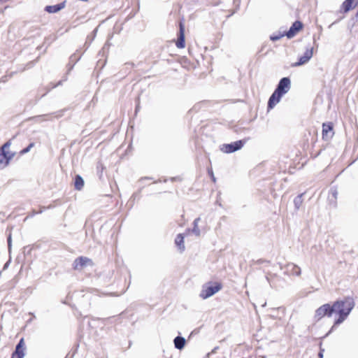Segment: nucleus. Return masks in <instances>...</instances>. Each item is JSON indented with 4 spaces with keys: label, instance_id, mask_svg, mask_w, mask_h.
Returning a JSON list of instances; mask_svg holds the SVG:
<instances>
[{
    "label": "nucleus",
    "instance_id": "1",
    "mask_svg": "<svg viewBox=\"0 0 358 358\" xmlns=\"http://www.w3.org/2000/svg\"><path fill=\"white\" fill-rule=\"evenodd\" d=\"M334 313L338 315V317L334 322V326L343 322L355 307V301L352 297H345L343 299L337 300L333 303Z\"/></svg>",
    "mask_w": 358,
    "mask_h": 358
},
{
    "label": "nucleus",
    "instance_id": "2",
    "mask_svg": "<svg viewBox=\"0 0 358 358\" xmlns=\"http://www.w3.org/2000/svg\"><path fill=\"white\" fill-rule=\"evenodd\" d=\"M222 288V285L220 282L212 281L208 282L202 286L199 296L203 299H206L213 296L217 292L221 290Z\"/></svg>",
    "mask_w": 358,
    "mask_h": 358
},
{
    "label": "nucleus",
    "instance_id": "3",
    "mask_svg": "<svg viewBox=\"0 0 358 358\" xmlns=\"http://www.w3.org/2000/svg\"><path fill=\"white\" fill-rule=\"evenodd\" d=\"M249 139L250 138H245L242 140L236 141L231 143H224L221 145L220 150L224 153H233L241 150Z\"/></svg>",
    "mask_w": 358,
    "mask_h": 358
},
{
    "label": "nucleus",
    "instance_id": "4",
    "mask_svg": "<svg viewBox=\"0 0 358 358\" xmlns=\"http://www.w3.org/2000/svg\"><path fill=\"white\" fill-rule=\"evenodd\" d=\"M334 313V306L330 303H325L320 307H319L315 313V320L317 322L320 320L324 317L327 316L328 317H331L333 313Z\"/></svg>",
    "mask_w": 358,
    "mask_h": 358
},
{
    "label": "nucleus",
    "instance_id": "5",
    "mask_svg": "<svg viewBox=\"0 0 358 358\" xmlns=\"http://www.w3.org/2000/svg\"><path fill=\"white\" fill-rule=\"evenodd\" d=\"M290 88H291V80H290L289 78L284 77L280 80L274 92H275L278 94H279L281 96H283L289 92Z\"/></svg>",
    "mask_w": 358,
    "mask_h": 358
},
{
    "label": "nucleus",
    "instance_id": "6",
    "mask_svg": "<svg viewBox=\"0 0 358 358\" xmlns=\"http://www.w3.org/2000/svg\"><path fill=\"white\" fill-rule=\"evenodd\" d=\"M280 268L286 275L299 276L301 273V268L293 263H288L285 266L280 264Z\"/></svg>",
    "mask_w": 358,
    "mask_h": 358
},
{
    "label": "nucleus",
    "instance_id": "7",
    "mask_svg": "<svg viewBox=\"0 0 358 358\" xmlns=\"http://www.w3.org/2000/svg\"><path fill=\"white\" fill-rule=\"evenodd\" d=\"M92 266L93 262L91 259L86 257H79L76 258L73 263L74 270L80 271L87 266Z\"/></svg>",
    "mask_w": 358,
    "mask_h": 358
},
{
    "label": "nucleus",
    "instance_id": "8",
    "mask_svg": "<svg viewBox=\"0 0 358 358\" xmlns=\"http://www.w3.org/2000/svg\"><path fill=\"white\" fill-rule=\"evenodd\" d=\"M313 48L310 47L306 49L305 52L299 59V61L292 64V66H299L307 63L313 57Z\"/></svg>",
    "mask_w": 358,
    "mask_h": 358
},
{
    "label": "nucleus",
    "instance_id": "9",
    "mask_svg": "<svg viewBox=\"0 0 358 358\" xmlns=\"http://www.w3.org/2000/svg\"><path fill=\"white\" fill-rule=\"evenodd\" d=\"M303 28V24L300 21H295L292 26L290 27L289 29L287 31L285 32V36L288 38H293L296 34L299 31Z\"/></svg>",
    "mask_w": 358,
    "mask_h": 358
},
{
    "label": "nucleus",
    "instance_id": "10",
    "mask_svg": "<svg viewBox=\"0 0 358 358\" xmlns=\"http://www.w3.org/2000/svg\"><path fill=\"white\" fill-rule=\"evenodd\" d=\"M176 45L178 48H183L185 45V26L182 22H180L179 24V33Z\"/></svg>",
    "mask_w": 358,
    "mask_h": 358
},
{
    "label": "nucleus",
    "instance_id": "11",
    "mask_svg": "<svg viewBox=\"0 0 358 358\" xmlns=\"http://www.w3.org/2000/svg\"><path fill=\"white\" fill-rule=\"evenodd\" d=\"M24 339L21 338L17 345L15 346V350L12 354L11 358H23L24 356Z\"/></svg>",
    "mask_w": 358,
    "mask_h": 358
},
{
    "label": "nucleus",
    "instance_id": "12",
    "mask_svg": "<svg viewBox=\"0 0 358 358\" xmlns=\"http://www.w3.org/2000/svg\"><path fill=\"white\" fill-rule=\"evenodd\" d=\"M13 156L14 154H9L8 152L0 150V169L5 168Z\"/></svg>",
    "mask_w": 358,
    "mask_h": 358
},
{
    "label": "nucleus",
    "instance_id": "13",
    "mask_svg": "<svg viewBox=\"0 0 358 358\" xmlns=\"http://www.w3.org/2000/svg\"><path fill=\"white\" fill-rule=\"evenodd\" d=\"M282 97V96L279 94H278L275 92H273L268 101V109H272L278 103L280 102Z\"/></svg>",
    "mask_w": 358,
    "mask_h": 358
},
{
    "label": "nucleus",
    "instance_id": "14",
    "mask_svg": "<svg viewBox=\"0 0 358 358\" xmlns=\"http://www.w3.org/2000/svg\"><path fill=\"white\" fill-rule=\"evenodd\" d=\"M65 7V1L53 6H46L45 10L49 13H55L61 10Z\"/></svg>",
    "mask_w": 358,
    "mask_h": 358
},
{
    "label": "nucleus",
    "instance_id": "15",
    "mask_svg": "<svg viewBox=\"0 0 358 358\" xmlns=\"http://www.w3.org/2000/svg\"><path fill=\"white\" fill-rule=\"evenodd\" d=\"M174 346L178 350H182L185 345L186 340L180 336H176L173 340Z\"/></svg>",
    "mask_w": 358,
    "mask_h": 358
},
{
    "label": "nucleus",
    "instance_id": "16",
    "mask_svg": "<svg viewBox=\"0 0 358 358\" xmlns=\"http://www.w3.org/2000/svg\"><path fill=\"white\" fill-rule=\"evenodd\" d=\"M355 0H345L342 3L341 8L343 13H348L352 8H354L357 3L354 4Z\"/></svg>",
    "mask_w": 358,
    "mask_h": 358
},
{
    "label": "nucleus",
    "instance_id": "17",
    "mask_svg": "<svg viewBox=\"0 0 358 358\" xmlns=\"http://www.w3.org/2000/svg\"><path fill=\"white\" fill-rule=\"evenodd\" d=\"M175 243L178 247L180 252L185 250L184 236L182 234H179L177 235L175 239Z\"/></svg>",
    "mask_w": 358,
    "mask_h": 358
},
{
    "label": "nucleus",
    "instance_id": "18",
    "mask_svg": "<svg viewBox=\"0 0 358 358\" xmlns=\"http://www.w3.org/2000/svg\"><path fill=\"white\" fill-rule=\"evenodd\" d=\"M74 187L77 190H81L84 187V180L80 175H76L74 178Z\"/></svg>",
    "mask_w": 358,
    "mask_h": 358
},
{
    "label": "nucleus",
    "instance_id": "19",
    "mask_svg": "<svg viewBox=\"0 0 358 358\" xmlns=\"http://www.w3.org/2000/svg\"><path fill=\"white\" fill-rule=\"evenodd\" d=\"M333 130V125L331 123H323L322 124V136L323 138L327 137L328 134Z\"/></svg>",
    "mask_w": 358,
    "mask_h": 358
},
{
    "label": "nucleus",
    "instance_id": "20",
    "mask_svg": "<svg viewBox=\"0 0 358 358\" xmlns=\"http://www.w3.org/2000/svg\"><path fill=\"white\" fill-rule=\"evenodd\" d=\"M303 193L302 194H299L297 196H296L294 199V208L296 210H298L301 206L302 205V203H303Z\"/></svg>",
    "mask_w": 358,
    "mask_h": 358
},
{
    "label": "nucleus",
    "instance_id": "21",
    "mask_svg": "<svg viewBox=\"0 0 358 358\" xmlns=\"http://www.w3.org/2000/svg\"><path fill=\"white\" fill-rule=\"evenodd\" d=\"M55 115V117H59L62 115V112H59L58 113H51V114H45V115H38L37 117H36V118H41L42 120L43 121H48V120H50V117L52 115Z\"/></svg>",
    "mask_w": 358,
    "mask_h": 358
},
{
    "label": "nucleus",
    "instance_id": "22",
    "mask_svg": "<svg viewBox=\"0 0 358 358\" xmlns=\"http://www.w3.org/2000/svg\"><path fill=\"white\" fill-rule=\"evenodd\" d=\"M199 220H200V217H197L193 222L194 227L192 229V232L197 236H199L201 234L200 229L198 227V223H199Z\"/></svg>",
    "mask_w": 358,
    "mask_h": 358
},
{
    "label": "nucleus",
    "instance_id": "23",
    "mask_svg": "<svg viewBox=\"0 0 358 358\" xmlns=\"http://www.w3.org/2000/svg\"><path fill=\"white\" fill-rule=\"evenodd\" d=\"M284 36H285V32L283 33H279L278 34H273L270 36V39L273 41H276L280 40L281 38H282Z\"/></svg>",
    "mask_w": 358,
    "mask_h": 358
},
{
    "label": "nucleus",
    "instance_id": "24",
    "mask_svg": "<svg viewBox=\"0 0 358 358\" xmlns=\"http://www.w3.org/2000/svg\"><path fill=\"white\" fill-rule=\"evenodd\" d=\"M80 59V57H77L75 55H73L70 57V63L73 62V64L69 66V71H71L74 64Z\"/></svg>",
    "mask_w": 358,
    "mask_h": 358
},
{
    "label": "nucleus",
    "instance_id": "25",
    "mask_svg": "<svg viewBox=\"0 0 358 358\" xmlns=\"http://www.w3.org/2000/svg\"><path fill=\"white\" fill-rule=\"evenodd\" d=\"M34 143H30L29 145L20 151L21 155H24L30 151V150L34 146Z\"/></svg>",
    "mask_w": 358,
    "mask_h": 358
},
{
    "label": "nucleus",
    "instance_id": "26",
    "mask_svg": "<svg viewBox=\"0 0 358 358\" xmlns=\"http://www.w3.org/2000/svg\"><path fill=\"white\" fill-rule=\"evenodd\" d=\"M330 192H331L332 198L334 199V201H336L337 199V195H338V192H337L336 189L331 188Z\"/></svg>",
    "mask_w": 358,
    "mask_h": 358
},
{
    "label": "nucleus",
    "instance_id": "27",
    "mask_svg": "<svg viewBox=\"0 0 358 358\" xmlns=\"http://www.w3.org/2000/svg\"><path fill=\"white\" fill-rule=\"evenodd\" d=\"M7 242H8V248L9 252L11 250V245H12V238H11V234H10L9 236L7 238Z\"/></svg>",
    "mask_w": 358,
    "mask_h": 358
},
{
    "label": "nucleus",
    "instance_id": "28",
    "mask_svg": "<svg viewBox=\"0 0 358 358\" xmlns=\"http://www.w3.org/2000/svg\"><path fill=\"white\" fill-rule=\"evenodd\" d=\"M10 145V143L9 141L6 142L3 144V145L0 148V150L6 151V148H8Z\"/></svg>",
    "mask_w": 358,
    "mask_h": 358
},
{
    "label": "nucleus",
    "instance_id": "29",
    "mask_svg": "<svg viewBox=\"0 0 358 358\" xmlns=\"http://www.w3.org/2000/svg\"><path fill=\"white\" fill-rule=\"evenodd\" d=\"M38 214V212L35 211L34 210H33L31 211V213L27 217V218L28 217H31L33 216H34L35 215Z\"/></svg>",
    "mask_w": 358,
    "mask_h": 358
},
{
    "label": "nucleus",
    "instance_id": "30",
    "mask_svg": "<svg viewBox=\"0 0 358 358\" xmlns=\"http://www.w3.org/2000/svg\"><path fill=\"white\" fill-rule=\"evenodd\" d=\"M218 347H215L208 354V357H209L210 355L214 354L216 352L217 350L218 349Z\"/></svg>",
    "mask_w": 358,
    "mask_h": 358
},
{
    "label": "nucleus",
    "instance_id": "31",
    "mask_svg": "<svg viewBox=\"0 0 358 358\" xmlns=\"http://www.w3.org/2000/svg\"><path fill=\"white\" fill-rule=\"evenodd\" d=\"M323 352H324V350L323 349H320V351L318 353V357L319 358H323Z\"/></svg>",
    "mask_w": 358,
    "mask_h": 358
},
{
    "label": "nucleus",
    "instance_id": "32",
    "mask_svg": "<svg viewBox=\"0 0 358 358\" xmlns=\"http://www.w3.org/2000/svg\"><path fill=\"white\" fill-rule=\"evenodd\" d=\"M51 208V206H48V207H47V208H45V207H44V206H43V207H41V209H40V210L38 212V213H42L43 212V210H44L45 208Z\"/></svg>",
    "mask_w": 358,
    "mask_h": 358
},
{
    "label": "nucleus",
    "instance_id": "33",
    "mask_svg": "<svg viewBox=\"0 0 358 358\" xmlns=\"http://www.w3.org/2000/svg\"><path fill=\"white\" fill-rule=\"evenodd\" d=\"M0 81H1V82H3V83L6 82V81H7V76H3V77L0 79Z\"/></svg>",
    "mask_w": 358,
    "mask_h": 358
},
{
    "label": "nucleus",
    "instance_id": "34",
    "mask_svg": "<svg viewBox=\"0 0 358 358\" xmlns=\"http://www.w3.org/2000/svg\"><path fill=\"white\" fill-rule=\"evenodd\" d=\"M209 173H210V175H211V177H212V180H213V182H215V176H214V175H213V171H211L210 172L209 171Z\"/></svg>",
    "mask_w": 358,
    "mask_h": 358
},
{
    "label": "nucleus",
    "instance_id": "35",
    "mask_svg": "<svg viewBox=\"0 0 358 358\" xmlns=\"http://www.w3.org/2000/svg\"><path fill=\"white\" fill-rule=\"evenodd\" d=\"M63 80L59 81L55 85H54L52 88L56 87L57 86H59L62 85Z\"/></svg>",
    "mask_w": 358,
    "mask_h": 358
},
{
    "label": "nucleus",
    "instance_id": "36",
    "mask_svg": "<svg viewBox=\"0 0 358 358\" xmlns=\"http://www.w3.org/2000/svg\"><path fill=\"white\" fill-rule=\"evenodd\" d=\"M266 279H267L268 282H269L270 285L271 287H273V282L270 280V279H269V278L268 276L266 277Z\"/></svg>",
    "mask_w": 358,
    "mask_h": 358
},
{
    "label": "nucleus",
    "instance_id": "37",
    "mask_svg": "<svg viewBox=\"0 0 358 358\" xmlns=\"http://www.w3.org/2000/svg\"><path fill=\"white\" fill-rule=\"evenodd\" d=\"M8 264H9V262H6V263L5 264V265H4L3 268H4V269H5V268H6L8 267Z\"/></svg>",
    "mask_w": 358,
    "mask_h": 358
},
{
    "label": "nucleus",
    "instance_id": "38",
    "mask_svg": "<svg viewBox=\"0 0 358 358\" xmlns=\"http://www.w3.org/2000/svg\"><path fill=\"white\" fill-rule=\"evenodd\" d=\"M138 110H139V106H138V105L136 106V110H135L136 113H137Z\"/></svg>",
    "mask_w": 358,
    "mask_h": 358
},
{
    "label": "nucleus",
    "instance_id": "39",
    "mask_svg": "<svg viewBox=\"0 0 358 358\" xmlns=\"http://www.w3.org/2000/svg\"><path fill=\"white\" fill-rule=\"evenodd\" d=\"M93 32H94V36H95V35H96V29H94Z\"/></svg>",
    "mask_w": 358,
    "mask_h": 358
},
{
    "label": "nucleus",
    "instance_id": "40",
    "mask_svg": "<svg viewBox=\"0 0 358 358\" xmlns=\"http://www.w3.org/2000/svg\"><path fill=\"white\" fill-rule=\"evenodd\" d=\"M6 8H7V6H5L4 9H3V10H1V13H3V10H4L5 9H6Z\"/></svg>",
    "mask_w": 358,
    "mask_h": 358
},
{
    "label": "nucleus",
    "instance_id": "41",
    "mask_svg": "<svg viewBox=\"0 0 358 358\" xmlns=\"http://www.w3.org/2000/svg\"><path fill=\"white\" fill-rule=\"evenodd\" d=\"M355 18H358V12L355 15Z\"/></svg>",
    "mask_w": 358,
    "mask_h": 358
},
{
    "label": "nucleus",
    "instance_id": "42",
    "mask_svg": "<svg viewBox=\"0 0 358 358\" xmlns=\"http://www.w3.org/2000/svg\"><path fill=\"white\" fill-rule=\"evenodd\" d=\"M66 358H67V357H66Z\"/></svg>",
    "mask_w": 358,
    "mask_h": 358
}]
</instances>
